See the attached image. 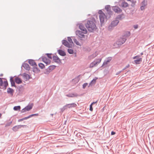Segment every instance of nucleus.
Returning <instances> with one entry per match:
<instances>
[{
	"instance_id": "nucleus-50",
	"label": "nucleus",
	"mask_w": 154,
	"mask_h": 154,
	"mask_svg": "<svg viewBox=\"0 0 154 154\" xmlns=\"http://www.w3.org/2000/svg\"><path fill=\"white\" fill-rule=\"evenodd\" d=\"M27 111L26 110V109L25 108H23L22 109V110L21 111V113H24L25 112H26Z\"/></svg>"
},
{
	"instance_id": "nucleus-11",
	"label": "nucleus",
	"mask_w": 154,
	"mask_h": 154,
	"mask_svg": "<svg viewBox=\"0 0 154 154\" xmlns=\"http://www.w3.org/2000/svg\"><path fill=\"white\" fill-rule=\"evenodd\" d=\"M53 60L56 63H60L61 60L57 56H53Z\"/></svg>"
},
{
	"instance_id": "nucleus-36",
	"label": "nucleus",
	"mask_w": 154,
	"mask_h": 154,
	"mask_svg": "<svg viewBox=\"0 0 154 154\" xmlns=\"http://www.w3.org/2000/svg\"><path fill=\"white\" fill-rule=\"evenodd\" d=\"M105 9L107 11L111 10V8L109 5H106L105 7Z\"/></svg>"
},
{
	"instance_id": "nucleus-55",
	"label": "nucleus",
	"mask_w": 154,
	"mask_h": 154,
	"mask_svg": "<svg viewBox=\"0 0 154 154\" xmlns=\"http://www.w3.org/2000/svg\"><path fill=\"white\" fill-rule=\"evenodd\" d=\"M98 13L100 14V15L102 14H104L101 10H100L99 11Z\"/></svg>"
},
{
	"instance_id": "nucleus-18",
	"label": "nucleus",
	"mask_w": 154,
	"mask_h": 154,
	"mask_svg": "<svg viewBox=\"0 0 154 154\" xmlns=\"http://www.w3.org/2000/svg\"><path fill=\"white\" fill-rule=\"evenodd\" d=\"M22 66L23 67L24 69L27 70H29L30 67L29 65L26 63H24L22 64Z\"/></svg>"
},
{
	"instance_id": "nucleus-48",
	"label": "nucleus",
	"mask_w": 154,
	"mask_h": 154,
	"mask_svg": "<svg viewBox=\"0 0 154 154\" xmlns=\"http://www.w3.org/2000/svg\"><path fill=\"white\" fill-rule=\"evenodd\" d=\"M122 15H118V16L117 17V18L118 19L121 20L122 19Z\"/></svg>"
},
{
	"instance_id": "nucleus-35",
	"label": "nucleus",
	"mask_w": 154,
	"mask_h": 154,
	"mask_svg": "<svg viewBox=\"0 0 154 154\" xmlns=\"http://www.w3.org/2000/svg\"><path fill=\"white\" fill-rule=\"evenodd\" d=\"M38 66L39 67L41 68V69H43L45 67L44 65L42 63H39Z\"/></svg>"
},
{
	"instance_id": "nucleus-24",
	"label": "nucleus",
	"mask_w": 154,
	"mask_h": 154,
	"mask_svg": "<svg viewBox=\"0 0 154 154\" xmlns=\"http://www.w3.org/2000/svg\"><path fill=\"white\" fill-rule=\"evenodd\" d=\"M97 79V78L95 77L90 83L89 85H94L96 83V80Z\"/></svg>"
},
{
	"instance_id": "nucleus-27",
	"label": "nucleus",
	"mask_w": 154,
	"mask_h": 154,
	"mask_svg": "<svg viewBox=\"0 0 154 154\" xmlns=\"http://www.w3.org/2000/svg\"><path fill=\"white\" fill-rule=\"evenodd\" d=\"M42 60L43 62L46 64L48 63V60L46 57L44 56H42Z\"/></svg>"
},
{
	"instance_id": "nucleus-44",
	"label": "nucleus",
	"mask_w": 154,
	"mask_h": 154,
	"mask_svg": "<svg viewBox=\"0 0 154 154\" xmlns=\"http://www.w3.org/2000/svg\"><path fill=\"white\" fill-rule=\"evenodd\" d=\"M47 55V57L48 58L50 59H52V57L51 56V55H52L51 54H46Z\"/></svg>"
},
{
	"instance_id": "nucleus-20",
	"label": "nucleus",
	"mask_w": 154,
	"mask_h": 154,
	"mask_svg": "<svg viewBox=\"0 0 154 154\" xmlns=\"http://www.w3.org/2000/svg\"><path fill=\"white\" fill-rule=\"evenodd\" d=\"M15 81L17 84H20L22 82V81L21 79L18 77H17L15 78Z\"/></svg>"
},
{
	"instance_id": "nucleus-49",
	"label": "nucleus",
	"mask_w": 154,
	"mask_h": 154,
	"mask_svg": "<svg viewBox=\"0 0 154 154\" xmlns=\"http://www.w3.org/2000/svg\"><path fill=\"white\" fill-rule=\"evenodd\" d=\"M97 61H96V63H97V64H99L101 60V59L99 58V59H97Z\"/></svg>"
},
{
	"instance_id": "nucleus-53",
	"label": "nucleus",
	"mask_w": 154,
	"mask_h": 154,
	"mask_svg": "<svg viewBox=\"0 0 154 154\" xmlns=\"http://www.w3.org/2000/svg\"><path fill=\"white\" fill-rule=\"evenodd\" d=\"M134 27L135 29H137L138 28V26L137 25H135L134 26Z\"/></svg>"
},
{
	"instance_id": "nucleus-58",
	"label": "nucleus",
	"mask_w": 154,
	"mask_h": 154,
	"mask_svg": "<svg viewBox=\"0 0 154 154\" xmlns=\"http://www.w3.org/2000/svg\"><path fill=\"white\" fill-rule=\"evenodd\" d=\"M140 57V56L137 55L136 56L134 57L133 58V59H135L136 58V57Z\"/></svg>"
},
{
	"instance_id": "nucleus-32",
	"label": "nucleus",
	"mask_w": 154,
	"mask_h": 154,
	"mask_svg": "<svg viewBox=\"0 0 154 154\" xmlns=\"http://www.w3.org/2000/svg\"><path fill=\"white\" fill-rule=\"evenodd\" d=\"M27 111H29L32 109V105H28L25 107Z\"/></svg>"
},
{
	"instance_id": "nucleus-33",
	"label": "nucleus",
	"mask_w": 154,
	"mask_h": 154,
	"mask_svg": "<svg viewBox=\"0 0 154 154\" xmlns=\"http://www.w3.org/2000/svg\"><path fill=\"white\" fill-rule=\"evenodd\" d=\"M74 42L77 45L79 46H81V44L77 41V40L75 38H73Z\"/></svg>"
},
{
	"instance_id": "nucleus-54",
	"label": "nucleus",
	"mask_w": 154,
	"mask_h": 154,
	"mask_svg": "<svg viewBox=\"0 0 154 154\" xmlns=\"http://www.w3.org/2000/svg\"><path fill=\"white\" fill-rule=\"evenodd\" d=\"M30 117L29 116L27 117H25L24 118H23V119L24 120L27 119L29 118Z\"/></svg>"
},
{
	"instance_id": "nucleus-39",
	"label": "nucleus",
	"mask_w": 154,
	"mask_h": 154,
	"mask_svg": "<svg viewBox=\"0 0 154 154\" xmlns=\"http://www.w3.org/2000/svg\"><path fill=\"white\" fill-rule=\"evenodd\" d=\"M67 40H68V42H69V43H70V44L72 43V44H73V42H72V39L70 37H68Z\"/></svg>"
},
{
	"instance_id": "nucleus-57",
	"label": "nucleus",
	"mask_w": 154,
	"mask_h": 154,
	"mask_svg": "<svg viewBox=\"0 0 154 154\" xmlns=\"http://www.w3.org/2000/svg\"><path fill=\"white\" fill-rule=\"evenodd\" d=\"M115 134H116V133L113 131H112L111 132V135H114Z\"/></svg>"
},
{
	"instance_id": "nucleus-7",
	"label": "nucleus",
	"mask_w": 154,
	"mask_h": 154,
	"mask_svg": "<svg viewBox=\"0 0 154 154\" xmlns=\"http://www.w3.org/2000/svg\"><path fill=\"white\" fill-rule=\"evenodd\" d=\"M26 126V125H16L13 127L12 128V129L15 132L17 131L20 128L22 127H24Z\"/></svg>"
},
{
	"instance_id": "nucleus-21",
	"label": "nucleus",
	"mask_w": 154,
	"mask_h": 154,
	"mask_svg": "<svg viewBox=\"0 0 154 154\" xmlns=\"http://www.w3.org/2000/svg\"><path fill=\"white\" fill-rule=\"evenodd\" d=\"M66 96L69 97H76L78 96V94L76 93L70 94L66 95Z\"/></svg>"
},
{
	"instance_id": "nucleus-45",
	"label": "nucleus",
	"mask_w": 154,
	"mask_h": 154,
	"mask_svg": "<svg viewBox=\"0 0 154 154\" xmlns=\"http://www.w3.org/2000/svg\"><path fill=\"white\" fill-rule=\"evenodd\" d=\"M51 71L49 70L48 69V68L46 69V71L45 72V73L46 74H48Z\"/></svg>"
},
{
	"instance_id": "nucleus-6",
	"label": "nucleus",
	"mask_w": 154,
	"mask_h": 154,
	"mask_svg": "<svg viewBox=\"0 0 154 154\" xmlns=\"http://www.w3.org/2000/svg\"><path fill=\"white\" fill-rule=\"evenodd\" d=\"M62 43L63 45L69 48H71L72 47V44H71L69 43L66 40H63L62 41Z\"/></svg>"
},
{
	"instance_id": "nucleus-3",
	"label": "nucleus",
	"mask_w": 154,
	"mask_h": 154,
	"mask_svg": "<svg viewBox=\"0 0 154 154\" xmlns=\"http://www.w3.org/2000/svg\"><path fill=\"white\" fill-rule=\"evenodd\" d=\"M119 22V20L116 19L112 21L108 26V29L109 31L112 30L114 27L117 25Z\"/></svg>"
},
{
	"instance_id": "nucleus-29",
	"label": "nucleus",
	"mask_w": 154,
	"mask_h": 154,
	"mask_svg": "<svg viewBox=\"0 0 154 154\" xmlns=\"http://www.w3.org/2000/svg\"><path fill=\"white\" fill-rule=\"evenodd\" d=\"M97 56V55L96 53H94L92 55L89 56L88 57V58L89 60H91Z\"/></svg>"
},
{
	"instance_id": "nucleus-64",
	"label": "nucleus",
	"mask_w": 154,
	"mask_h": 154,
	"mask_svg": "<svg viewBox=\"0 0 154 154\" xmlns=\"http://www.w3.org/2000/svg\"><path fill=\"white\" fill-rule=\"evenodd\" d=\"M138 58H139V57H136V58H137V59H138Z\"/></svg>"
},
{
	"instance_id": "nucleus-60",
	"label": "nucleus",
	"mask_w": 154,
	"mask_h": 154,
	"mask_svg": "<svg viewBox=\"0 0 154 154\" xmlns=\"http://www.w3.org/2000/svg\"><path fill=\"white\" fill-rule=\"evenodd\" d=\"M122 72V71H119V72H118L116 74V75H118L121 72Z\"/></svg>"
},
{
	"instance_id": "nucleus-42",
	"label": "nucleus",
	"mask_w": 154,
	"mask_h": 154,
	"mask_svg": "<svg viewBox=\"0 0 154 154\" xmlns=\"http://www.w3.org/2000/svg\"><path fill=\"white\" fill-rule=\"evenodd\" d=\"M38 116V113H36V114L30 115H29V116L30 118H31L32 116Z\"/></svg>"
},
{
	"instance_id": "nucleus-56",
	"label": "nucleus",
	"mask_w": 154,
	"mask_h": 154,
	"mask_svg": "<svg viewBox=\"0 0 154 154\" xmlns=\"http://www.w3.org/2000/svg\"><path fill=\"white\" fill-rule=\"evenodd\" d=\"M24 119H23V118L22 119H19L18 120V122H20L21 121H23V120H24Z\"/></svg>"
},
{
	"instance_id": "nucleus-37",
	"label": "nucleus",
	"mask_w": 154,
	"mask_h": 154,
	"mask_svg": "<svg viewBox=\"0 0 154 154\" xmlns=\"http://www.w3.org/2000/svg\"><path fill=\"white\" fill-rule=\"evenodd\" d=\"M68 52L70 54H72L74 53L73 50L71 49H68Z\"/></svg>"
},
{
	"instance_id": "nucleus-12",
	"label": "nucleus",
	"mask_w": 154,
	"mask_h": 154,
	"mask_svg": "<svg viewBox=\"0 0 154 154\" xmlns=\"http://www.w3.org/2000/svg\"><path fill=\"white\" fill-rule=\"evenodd\" d=\"M14 77L11 76L10 77V81L11 82V85L12 87H14L16 88H17V87L15 85V81L13 79Z\"/></svg>"
},
{
	"instance_id": "nucleus-1",
	"label": "nucleus",
	"mask_w": 154,
	"mask_h": 154,
	"mask_svg": "<svg viewBox=\"0 0 154 154\" xmlns=\"http://www.w3.org/2000/svg\"><path fill=\"white\" fill-rule=\"evenodd\" d=\"M85 26L88 30L91 32H93L95 30L97 27L95 23L91 20H88L85 24Z\"/></svg>"
},
{
	"instance_id": "nucleus-41",
	"label": "nucleus",
	"mask_w": 154,
	"mask_h": 154,
	"mask_svg": "<svg viewBox=\"0 0 154 154\" xmlns=\"http://www.w3.org/2000/svg\"><path fill=\"white\" fill-rule=\"evenodd\" d=\"M12 123V122H11V121L10 122L7 123L5 125V127H7L10 126L11 124Z\"/></svg>"
},
{
	"instance_id": "nucleus-9",
	"label": "nucleus",
	"mask_w": 154,
	"mask_h": 154,
	"mask_svg": "<svg viewBox=\"0 0 154 154\" xmlns=\"http://www.w3.org/2000/svg\"><path fill=\"white\" fill-rule=\"evenodd\" d=\"M113 10L117 13H120L122 12V10L118 6H115L112 8Z\"/></svg>"
},
{
	"instance_id": "nucleus-38",
	"label": "nucleus",
	"mask_w": 154,
	"mask_h": 154,
	"mask_svg": "<svg viewBox=\"0 0 154 154\" xmlns=\"http://www.w3.org/2000/svg\"><path fill=\"white\" fill-rule=\"evenodd\" d=\"M4 85V83L2 81V78H0V85L1 87H3Z\"/></svg>"
},
{
	"instance_id": "nucleus-19",
	"label": "nucleus",
	"mask_w": 154,
	"mask_h": 154,
	"mask_svg": "<svg viewBox=\"0 0 154 154\" xmlns=\"http://www.w3.org/2000/svg\"><path fill=\"white\" fill-rule=\"evenodd\" d=\"M58 54L60 56H64L66 55V53L63 51L61 49H59L58 50Z\"/></svg>"
},
{
	"instance_id": "nucleus-63",
	"label": "nucleus",
	"mask_w": 154,
	"mask_h": 154,
	"mask_svg": "<svg viewBox=\"0 0 154 154\" xmlns=\"http://www.w3.org/2000/svg\"><path fill=\"white\" fill-rule=\"evenodd\" d=\"M140 54H141V55H143V53H140Z\"/></svg>"
},
{
	"instance_id": "nucleus-40",
	"label": "nucleus",
	"mask_w": 154,
	"mask_h": 154,
	"mask_svg": "<svg viewBox=\"0 0 154 154\" xmlns=\"http://www.w3.org/2000/svg\"><path fill=\"white\" fill-rule=\"evenodd\" d=\"M130 33L129 32H127L126 34L125 35V36H125V38L128 37L130 36Z\"/></svg>"
},
{
	"instance_id": "nucleus-4",
	"label": "nucleus",
	"mask_w": 154,
	"mask_h": 154,
	"mask_svg": "<svg viewBox=\"0 0 154 154\" xmlns=\"http://www.w3.org/2000/svg\"><path fill=\"white\" fill-rule=\"evenodd\" d=\"M99 18L101 24H102L105 20L106 21L107 17L105 14H102L99 15Z\"/></svg>"
},
{
	"instance_id": "nucleus-17",
	"label": "nucleus",
	"mask_w": 154,
	"mask_h": 154,
	"mask_svg": "<svg viewBox=\"0 0 154 154\" xmlns=\"http://www.w3.org/2000/svg\"><path fill=\"white\" fill-rule=\"evenodd\" d=\"M8 85V83L7 81L4 82V85L3 87H1L0 85V88L5 90L6 89L7 86Z\"/></svg>"
},
{
	"instance_id": "nucleus-52",
	"label": "nucleus",
	"mask_w": 154,
	"mask_h": 154,
	"mask_svg": "<svg viewBox=\"0 0 154 154\" xmlns=\"http://www.w3.org/2000/svg\"><path fill=\"white\" fill-rule=\"evenodd\" d=\"M129 64H128L124 68H123V69L122 70H125L126 69H127V68H128V67H129Z\"/></svg>"
},
{
	"instance_id": "nucleus-16",
	"label": "nucleus",
	"mask_w": 154,
	"mask_h": 154,
	"mask_svg": "<svg viewBox=\"0 0 154 154\" xmlns=\"http://www.w3.org/2000/svg\"><path fill=\"white\" fill-rule=\"evenodd\" d=\"M28 62L31 66H37V65L35 61L33 60H29Z\"/></svg>"
},
{
	"instance_id": "nucleus-51",
	"label": "nucleus",
	"mask_w": 154,
	"mask_h": 154,
	"mask_svg": "<svg viewBox=\"0 0 154 154\" xmlns=\"http://www.w3.org/2000/svg\"><path fill=\"white\" fill-rule=\"evenodd\" d=\"M92 105H92V104H91L90 106V110L91 111H92L93 110Z\"/></svg>"
},
{
	"instance_id": "nucleus-43",
	"label": "nucleus",
	"mask_w": 154,
	"mask_h": 154,
	"mask_svg": "<svg viewBox=\"0 0 154 154\" xmlns=\"http://www.w3.org/2000/svg\"><path fill=\"white\" fill-rule=\"evenodd\" d=\"M23 87V86H22V85H20L18 87H17V88L18 89V90L19 91H20L22 90L21 88H22Z\"/></svg>"
},
{
	"instance_id": "nucleus-59",
	"label": "nucleus",
	"mask_w": 154,
	"mask_h": 154,
	"mask_svg": "<svg viewBox=\"0 0 154 154\" xmlns=\"http://www.w3.org/2000/svg\"><path fill=\"white\" fill-rule=\"evenodd\" d=\"M97 101H96V102H92L91 104H92V105H93V104H94L95 103H97Z\"/></svg>"
},
{
	"instance_id": "nucleus-15",
	"label": "nucleus",
	"mask_w": 154,
	"mask_h": 154,
	"mask_svg": "<svg viewBox=\"0 0 154 154\" xmlns=\"http://www.w3.org/2000/svg\"><path fill=\"white\" fill-rule=\"evenodd\" d=\"M23 77L24 79H26V81L29 80L31 78L30 76L26 73H24Z\"/></svg>"
},
{
	"instance_id": "nucleus-28",
	"label": "nucleus",
	"mask_w": 154,
	"mask_h": 154,
	"mask_svg": "<svg viewBox=\"0 0 154 154\" xmlns=\"http://www.w3.org/2000/svg\"><path fill=\"white\" fill-rule=\"evenodd\" d=\"M14 92V90L12 88H9L7 89V92L8 94H13Z\"/></svg>"
},
{
	"instance_id": "nucleus-61",
	"label": "nucleus",
	"mask_w": 154,
	"mask_h": 154,
	"mask_svg": "<svg viewBox=\"0 0 154 154\" xmlns=\"http://www.w3.org/2000/svg\"><path fill=\"white\" fill-rule=\"evenodd\" d=\"M2 114L1 113H0V118H1L2 116Z\"/></svg>"
},
{
	"instance_id": "nucleus-26",
	"label": "nucleus",
	"mask_w": 154,
	"mask_h": 154,
	"mask_svg": "<svg viewBox=\"0 0 154 154\" xmlns=\"http://www.w3.org/2000/svg\"><path fill=\"white\" fill-rule=\"evenodd\" d=\"M97 64V63H96L95 61H94L91 63L89 67L90 68H93L94 66L96 65Z\"/></svg>"
},
{
	"instance_id": "nucleus-10",
	"label": "nucleus",
	"mask_w": 154,
	"mask_h": 154,
	"mask_svg": "<svg viewBox=\"0 0 154 154\" xmlns=\"http://www.w3.org/2000/svg\"><path fill=\"white\" fill-rule=\"evenodd\" d=\"M79 27L80 29H81L82 31L84 32V33H87V29L82 23H80L79 24Z\"/></svg>"
},
{
	"instance_id": "nucleus-2",
	"label": "nucleus",
	"mask_w": 154,
	"mask_h": 154,
	"mask_svg": "<svg viewBox=\"0 0 154 154\" xmlns=\"http://www.w3.org/2000/svg\"><path fill=\"white\" fill-rule=\"evenodd\" d=\"M126 40V38L125 36H122V37L119 38L116 42L114 43L113 46L115 48H118L124 44Z\"/></svg>"
},
{
	"instance_id": "nucleus-31",
	"label": "nucleus",
	"mask_w": 154,
	"mask_h": 154,
	"mask_svg": "<svg viewBox=\"0 0 154 154\" xmlns=\"http://www.w3.org/2000/svg\"><path fill=\"white\" fill-rule=\"evenodd\" d=\"M32 71L38 73L39 72L40 70L37 67H34Z\"/></svg>"
},
{
	"instance_id": "nucleus-14",
	"label": "nucleus",
	"mask_w": 154,
	"mask_h": 154,
	"mask_svg": "<svg viewBox=\"0 0 154 154\" xmlns=\"http://www.w3.org/2000/svg\"><path fill=\"white\" fill-rule=\"evenodd\" d=\"M112 60V57H108L106 60H105L103 62L102 66L105 65H107L108 63L109 62Z\"/></svg>"
},
{
	"instance_id": "nucleus-47",
	"label": "nucleus",
	"mask_w": 154,
	"mask_h": 154,
	"mask_svg": "<svg viewBox=\"0 0 154 154\" xmlns=\"http://www.w3.org/2000/svg\"><path fill=\"white\" fill-rule=\"evenodd\" d=\"M88 85V84L87 83H84L82 85V88L85 89Z\"/></svg>"
},
{
	"instance_id": "nucleus-5",
	"label": "nucleus",
	"mask_w": 154,
	"mask_h": 154,
	"mask_svg": "<svg viewBox=\"0 0 154 154\" xmlns=\"http://www.w3.org/2000/svg\"><path fill=\"white\" fill-rule=\"evenodd\" d=\"M76 35L80 38H84L85 37V35L84 34L86 33H84V32L81 31L80 30H77L75 32Z\"/></svg>"
},
{
	"instance_id": "nucleus-23",
	"label": "nucleus",
	"mask_w": 154,
	"mask_h": 154,
	"mask_svg": "<svg viewBox=\"0 0 154 154\" xmlns=\"http://www.w3.org/2000/svg\"><path fill=\"white\" fill-rule=\"evenodd\" d=\"M142 61V58H138L136 60H134V63L136 64H139L140 63V62Z\"/></svg>"
},
{
	"instance_id": "nucleus-13",
	"label": "nucleus",
	"mask_w": 154,
	"mask_h": 154,
	"mask_svg": "<svg viewBox=\"0 0 154 154\" xmlns=\"http://www.w3.org/2000/svg\"><path fill=\"white\" fill-rule=\"evenodd\" d=\"M68 108H71L73 107H75L77 106V105L75 103L67 104H66Z\"/></svg>"
},
{
	"instance_id": "nucleus-8",
	"label": "nucleus",
	"mask_w": 154,
	"mask_h": 154,
	"mask_svg": "<svg viewBox=\"0 0 154 154\" xmlns=\"http://www.w3.org/2000/svg\"><path fill=\"white\" fill-rule=\"evenodd\" d=\"M147 5V1L146 0L143 1L141 3V5L140 8L141 10L143 11L144 10Z\"/></svg>"
},
{
	"instance_id": "nucleus-62",
	"label": "nucleus",
	"mask_w": 154,
	"mask_h": 154,
	"mask_svg": "<svg viewBox=\"0 0 154 154\" xmlns=\"http://www.w3.org/2000/svg\"><path fill=\"white\" fill-rule=\"evenodd\" d=\"M51 115L52 116H53V115H54V114H51Z\"/></svg>"
},
{
	"instance_id": "nucleus-25",
	"label": "nucleus",
	"mask_w": 154,
	"mask_h": 154,
	"mask_svg": "<svg viewBox=\"0 0 154 154\" xmlns=\"http://www.w3.org/2000/svg\"><path fill=\"white\" fill-rule=\"evenodd\" d=\"M67 109L68 108L67 107L66 105H65L62 108H60V113H62L66 109Z\"/></svg>"
},
{
	"instance_id": "nucleus-22",
	"label": "nucleus",
	"mask_w": 154,
	"mask_h": 154,
	"mask_svg": "<svg viewBox=\"0 0 154 154\" xmlns=\"http://www.w3.org/2000/svg\"><path fill=\"white\" fill-rule=\"evenodd\" d=\"M128 3L125 1H123L121 4V6L124 8L128 7Z\"/></svg>"
},
{
	"instance_id": "nucleus-34",
	"label": "nucleus",
	"mask_w": 154,
	"mask_h": 154,
	"mask_svg": "<svg viewBox=\"0 0 154 154\" xmlns=\"http://www.w3.org/2000/svg\"><path fill=\"white\" fill-rule=\"evenodd\" d=\"M21 109L20 106H15L14 107L13 109L15 111L20 110Z\"/></svg>"
},
{
	"instance_id": "nucleus-30",
	"label": "nucleus",
	"mask_w": 154,
	"mask_h": 154,
	"mask_svg": "<svg viewBox=\"0 0 154 154\" xmlns=\"http://www.w3.org/2000/svg\"><path fill=\"white\" fill-rule=\"evenodd\" d=\"M56 66L54 65H52L49 66L48 68V69L51 72L56 67Z\"/></svg>"
},
{
	"instance_id": "nucleus-46",
	"label": "nucleus",
	"mask_w": 154,
	"mask_h": 154,
	"mask_svg": "<svg viewBox=\"0 0 154 154\" xmlns=\"http://www.w3.org/2000/svg\"><path fill=\"white\" fill-rule=\"evenodd\" d=\"M107 11V13L109 14V16H110L112 15V12L111 11V10H110L109 11Z\"/></svg>"
}]
</instances>
